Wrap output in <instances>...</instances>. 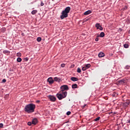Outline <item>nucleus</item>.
Here are the masks:
<instances>
[{"label":"nucleus","instance_id":"obj_19","mask_svg":"<svg viewBox=\"0 0 130 130\" xmlns=\"http://www.w3.org/2000/svg\"><path fill=\"white\" fill-rule=\"evenodd\" d=\"M91 67V64H87L85 65V68H86V69L88 70V69H89V68Z\"/></svg>","mask_w":130,"mask_h":130},{"label":"nucleus","instance_id":"obj_2","mask_svg":"<svg viewBox=\"0 0 130 130\" xmlns=\"http://www.w3.org/2000/svg\"><path fill=\"white\" fill-rule=\"evenodd\" d=\"M36 107V106H35V105L29 104L25 106L24 110L27 113H32V112H34Z\"/></svg>","mask_w":130,"mask_h":130},{"label":"nucleus","instance_id":"obj_4","mask_svg":"<svg viewBox=\"0 0 130 130\" xmlns=\"http://www.w3.org/2000/svg\"><path fill=\"white\" fill-rule=\"evenodd\" d=\"M48 98L51 102H55V100H56V98L53 95H49Z\"/></svg>","mask_w":130,"mask_h":130},{"label":"nucleus","instance_id":"obj_15","mask_svg":"<svg viewBox=\"0 0 130 130\" xmlns=\"http://www.w3.org/2000/svg\"><path fill=\"white\" fill-rule=\"evenodd\" d=\"M101 25H100V23H96L95 24V27L97 29V30H99V28L101 27Z\"/></svg>","mask_w":130,"mask_h":130},{"label":"nucleus","instance_id":"obj_7","mask_svg":"<svg viewBox=\"0 0 130 130\" xmlns=\"http://www.w3.org/2000/svg\"><path fill=\"white\" fill-rule=\"evenodd\" d=\"M125 79H121L118 81V83L120 84H125Z\"/></svg>","mask_w":130,"mask_h":130},{"label":"nucleus","instance_id":"obj_25","mask_svg":"<svg viewBox=\"0 0 130 130\" xmlns=\"http://www.w3.org/2000/svg\"><path fill=\"white\" fill-rule=\"evenodd\" d=\"M81 72H82V71L81 70V69H80V68H78L77 69V73H81Z\"/></svg>","mask_w":130,"mask_h":130},{"label":"nucleus","instance_id":"obj_23","mask_svg":"<svg viewBox=\"0 0 130 130\" xmlns=\"http://www.w3.org/2000/svg\"><path fill=\"white\" fill-rule=\"evenodd\" d=\"M41 37H38L37 38V41H38V42H40L41 41Z\"/></svg>","mask_w":130,"mask_h":130},{"label":"nucleus","instance_id":"obj_24","mask_svg":"<svg viewBox=\"0 0 130 130\" xmlns=\"http://www.w3.org/2000/svg\"><path fill=\"white\" fill-rule=\"evenodd\" d=\"M17 56L20 57V56H22V54L20 52L17 53Z\"/></svg>","mask_w":130,"mask_h":130},{"label":"nucleus","instance_id":"obj_31","mask_svg":"<svg viewBox=\"0 0 130 130\" xmlns=\"http://www.w3.org/2000/svg\"><path fill=\"white\" fill-rule=\"evenodd\" d=\"M41 7H43L44 6V3H43V1H41Z\"/></svg>","mask_w":130,"mask_h":130},{"label":"nucleus","instance_id":"obj_27","mask_svg":"<svg viewBox=\"0 0 130 130\" xmlns=\"http://www.w3.org/2000/svg\"><path fill=\"white\" fill-rule=\"evenodd\" d=\"M28 60H29V58L28 57H25L24 58V61H28Z\"/></svg>","mask_w":130,"mask_h":130},{"label":"nucleus","instance_id":"obj_36","mask_svg":"<svg viewBox=\"0 0 130 130\" xmlns=\"http://www.w3.org/2000/svg\"><path fill=\"white\" fill-rule=\"evenodd\" d=\"M95 41H99V39H98V38H95Z\"/></svg>","mask_w":130,"mask_h":130},{"label":"nucleus","instance_id":"obj_3","mask_svg":"<svg viewBox=\"0 0 130 130\" xmlns=\"http://www.w3.org/2000/svg\"><path fill=\"white\" fill-rule=\"evenodd\" d=\"M71 11V8L70 7H67L65 8L64 10L62 11L61 15L60 16V19L63 20L64 18H68L69 16V13Z\"/></svg>","mask_w":130,"mask_h":130},{"label":"nucleus","instance_id":"obj_30","mask_svg":"<svg viewBox=\"0 0 130 130\" xmlns=\"http://www.w3.org/2000/svg\"><path fill=\"white\" fill-rule=\"evenodd\" d=\"M86 70H87L86 68V67H84L82 68V71H86Z\"/></svg>","mask_w":130,"mask_h":130},{"label":"nucleus","instance_id":"obj_29","mask_svg":"<svg viewBox=\"0 0 130 130\" xmlns=\"http://www.w3.org/2000/svg\"><path fill=\"white\" fill-rule=\"evenodd\" d=\"M3 127H4V124L1 123H0V128H3Z\"/></svg>","mask_w":130,"mask_h":130},{"label":"nucleus","instance_id":"obj_20","mask_svg":"<svg viewBox=\"0 0 130 130\" xmlns=\"http://www.w3.org/2000/svg\"><path fill=\"white\" fill-rule=\"evenodd\" d=\"M100 117H98L94 120V121H99V120H100Z\"/></svg>","mask_w":130,"mask_h":130},{"label":"nucleus","instance_id":"obj_18","mask_svg":"<svg viewBox=\"0 0 130 130\" xmlns=\"http://www.w3.org/2000/svg\"><path fill=\"white\" fill-rule=\"evenodd\" d=\"M17 62H21L22 61V58L21 57H18L17 58Z\"/></svg>","mask_w":130,"mask_h":130},{"label":"nucleus","instance_id":"obj_28","mask_svg":"<svg viewBox=\"0 0 130 130\" xmlns=\"http://www.w3.org/2000/svg\"><path fill=\"white\" fill-rule=\"evenodd\" d=\"M72 113V112H71V111H68L66 113L67 115H71V114Z\"/></svg>","mask_w":130,"mask_h":130},{"label":"nucleus","instance_id":"obj_38","mask_svg":"<svg viewBox=\"0 0 130 130\" xmlns=\"http://www.w3.org/2000/svg\"><path fill=\"white\" fill-rule=\"evenodd\" d=\"M36 103H40V101L39 100H38L36 101Z\"/></svg>","mask_w":130,"mask_h":130},{"label":"nucleus","instance_id":"obj_5","mask_svg":"<svg viewBox=\"0 0 130 130\" xmlns=\"http://www.w3.org/2000/svg\"><path fill=\"white\" fill-rule=\"evenodd\" d=\"M47 82H48V83H49V84H53V82L54 80L52 79V77H49L48 79H47Z\"/></svg>","mask_w":130,"mask_h":130},{"label":"nucleus","instance_id":"obj_12","mask_svg":"<svg viewBox=\"0 0 130 130\" xmlns=\"http://www.w3.org/2000/svg\"><path fill=\"white\" fill-rule=\"evenodd\" d=\"M72 89H77L78 88V85L77 84H74L72 85Z\"/></svg>","mask_w":130,"mask_h":130},{"label":"nucleus","instance_id":"obj_35","mask_svg":"<svg viewBox=\"0 0 130 130\" xmlns=\"http://www.w3.org/2000/svg\"><path fill=\"white\" fill-rule=\"evenodd\" d=\"M2 82L3 83H6V82H7V80H6V79H3Z\"/></svg>","mask_w":130,"mask_h":130},{"label":"nucleus","instance_id":"obj_33","mask_svg":"<svg viewBox=\"0 0 130 130\" xmlns=\"http://www.w3.org/2000/svg\"><path fill=\"white\" fill-rule=\"evenodd\" d=\"M61 68H64L66 67V64L64 63L61 64Z\"/></svg>","mask_w":130,"mask_h":130},{"label":"nucleus","instance_id":"obj_9","mask_svg":"<svg viewBox=\"0 0 130 130\" xmlns=\"http://www.w3.org/2000/svg\"><path fill=\"white\" fill-rule=\"evenodd\" d=\"M37 122H38V120H37V118H35L32 120V124H37Z\"/></svg>","mask_w":130,"mask_h":130},{"label":"nucleus","instance_id":"obj_41","mask_svg":"<svg viewBox=\"0 0 130 130\" xmlns=\"http://www.w3.org/2000/svg\"><path fill=\"white\" fill-rule=\"evenodd\" d=\"M98 37H100V35H98V36L96 37V38H98Z\"/></svg>","mask_w":130,"mask_h":130},{"label":"nucleus","instance_id":"obj_37","mask_svg":"<svg viewBox=\"0 0 130 130\" xmlns=\"http://www.w3.org/2000/svg\"><path fill=\"white\" fill-rule=\"evenodd\" d=\"M86 104H84L83 106H82V108H85V107H86Z\"/></svg>","mask_w":130,"mask_h":130},{"label":"nucleus","instance_id":"obj_8","mask_svg":"<svg viewBox=\"0 0 130 130\" xmlns=\"http://www.w3.org/2000/svg\"><path fill=\"white\" fill-rule=\"evenodd\" d=\"M71 81H73V82H77V81H79V78L72 77L71 78Z\"/></svg>","mask_w":130,"mask_h":130},{"label":"nucleus","instance_id":"obj_10","mask_svg":"<svg viewBox=\"0 0 130 130\" xmlns=\"http://www.w3.org/2000/svg\"><path fill=\"white\" fill-rule=\"evenodd\" d=\"M91 13H92V11L88 10V11H86L85 12H84V15H85L86 16L87 15H89V14H91Z\"/></svg>","mask_w":130,"mask_h":130},{"label":"nucleus","instance_id":"obj_32","mask_svg":"<svg viewBox=\"0 0 130 130\" xmlns=\"http://www.w3.org/2000/svg\"><path fill=\"white\" fill-rule=\"evenodd\" d=\"M99 29V30H100V31H102V30H103V27H102V26L101 25V26H100V28Z\"/></svg>","mask_w":130,"mask_h":130},{"label":"nucleus","instance_id":"obj_1","mask_svg":"<svg viewBox=\"0 0 130 130\" xmlns=\"http://www.w3.org/2000/svg\"><path fill=\"white\" fill-rule=\"evenodd\" d=\"M61 90L59 93L56 94V97L59 100H62L68 96V90H69V86L67 85H64L60 86Z\"/></svg>","mask_w":130,"mask_h":130},{"label":"nucleus","instance_id":"obj_22","mask_svg":"<svg viewBox=\"0 0 130 130\" xmlns=\"http://www.w3.org/2000/svg\"><path fill=\"white\" fill-rule=\"evenodd\" d=\"M128 44H125L123 45V47H124V48H128Z\"/></svg>","mask_w":130,"mask_h":130},{"label":"nucleus","instance_id":"obj_16","mask_svg":"<svg viewBox=\"0 0 130 130\" xmlns=\"http://www.w3.org/2000/svg\"><path fill=\"white\" fill-rule=\"evenodd\" d=\"M10 51H9V50H4L3 53L4 54H7V53H10Z\"/></svg>","mask_w":130,"mask_h":130},{"label":"nucleus","instance_id":"obj_42","mask_svg":"<svg viewBox=\"0 0 130 130\" xmlns=\"http://www.w3.org/2000/svg\"><path fill=\"white\" fill-rule=\"evenodd\" d=\"M21 35H22V36H24V33L21 34Z\"/></svg>","mask_w":130,"mask_h":130},{"label":"nucleus","instance_id":"obj_17","mask_svg":"<svg viewBox=\"0 0 130 130\" xmlns=\"http://www.w3.org/2000/svg\"><path fill=\"white\" fill-rule=\"evenodd\" d=\"M6 29L5 27H3L2 29H1V31L2 32V33H5V32H6Z\"/></svg>","mask_w":130,"mask_h":130},{"label":"nucleus","instance_id":"obj_14","mask_svg":"<svg viewBox=\"0 0 130 130\" xmlns=\"http://www.w3.org/2000/svg\"><path fill=\"white\" fill-rule=\"evenodd\" d=\"M37 10H32L31 12V15H36V14H37Z\"/></svg>","mask_w":130,"mask_h":130},{"label":"nucleus","instance_id":"obj_11","mask_svg":"<svg viewBox=\"0 0 130 130\" xmlns=\"http://www.w3.org/2000/svg\"><path fill=\"white\" fill-rule=\"evenodd\" d=\"M54 81L58 82V83H59V82H60V79H59V78H57V77H54Z\"/></svg>","mask_w":130,"mask_h":130},{"label":"nucleus","instance_id":"obj_39","mask_svg":"<svg viewBox=\"0 0 130 130\" xmlns=\"http://www.w3.org/2000/svg\"><path fill=\"white\" fill-rule=\"evenodd\" d=\"M112 96H113V97H115V94H113Z\"/></svg>","mask_w":130,"mask_h":130},{"label":"nucleus","instance_id":"obj_6","mask_svg":"<svg viewBox=\"0 0 130 130\" xmlns=\"http://www.w3.org/2000/svg\"><path fill=\"white\" fill-rule=\"evenodd\" d=\"M99 57H104L105 56V53L103 52H100L98 55Z\"/></svg>","mask_w":130,"mask_h":130},{"label":"nucleus","instance_id":"obj_21","mask_svg":"<svg viewBox=\"0 0 130 130\" xmlns=\"http://www.w3.org/2000/svg\"><path fill=\"white\" fill-rule=\"evenodd\" d=\"M125 70H129L130 66L129 65H127L124 67Z\"/></svg>","mask_w":130,"mask_h":130},{"label":"nucleus","instance_id":"obj_34","mask_svg":"<svg viewBox=\"0 0 130 130\" xmlns=\"http://www.w3.org/2000/svg\"><path fill=\"white\" fill-rule=\"evenodd\" d=\"M27 124L30 126V125H32V122H28Z\"/></svg>","mask_w":130,"mask_h":130},{"label":"nucleus","instance_id":"obj_26","mask_svg":"<svg viewBox=\"0 0 130 130\" xmlns=\"http://www.w3.org/2000/svg\"><path fill=\"white\" fill-rule=\"evenodd\" d=\"M125 103L127 104V105H129V104H130V100H128V101H127Z\"/></svg>","mask_w":130,"mask_h":130},{"label":"nucleus","instance_id":"obj_40","mask_svg":"<svg viewBox=\"0 0 130 130\" xmlns=\"http://www.w3.org/2000/svg\"><path fill=\"white\" fill-rule=\"evenodd\" d=\"M124 8H125V9H127V6H124Z\"/></svg>","mask_w":130,"mask_h":130},{"label":"nucleus","instance_id":"obj_13","mask_svg":"<svg viewBox=\"0 0 130 130\" xmlns=\"http://www.w3.org/2000/svg\"><path fill=\"white\" fill-rule=\"evenodd\" d=\"M104 36H105V34L104 33V32H102L100 33V37H101V38H103Z\"/></svg>","mask_w":130,"mask_h":130}]
</instances>
